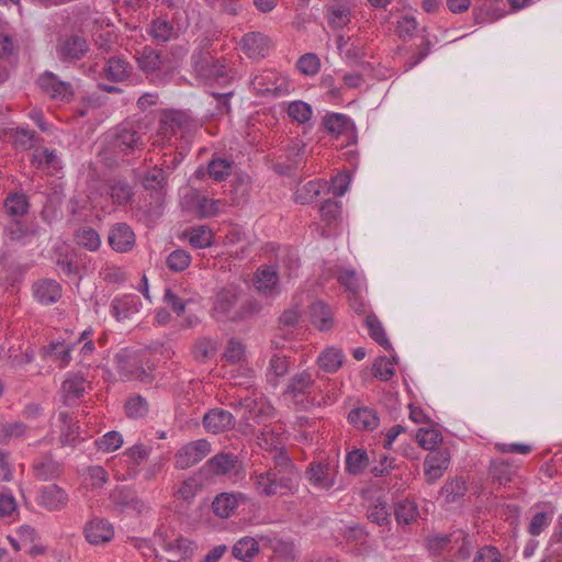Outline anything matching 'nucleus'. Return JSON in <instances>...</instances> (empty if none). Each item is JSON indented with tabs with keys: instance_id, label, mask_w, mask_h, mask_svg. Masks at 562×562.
<instances>
[{
	"instance_id": "f257e3e1",
	"label": "nucleus",
	"mask_w": 562,
	"mask_h": 562,
	"mask_svg": "<svg viewBox=\"0 0 562 562\" xmlns=\"http://www.w3.org/2000/svg\"><path fill=\"white\" fill-rule=\"evenodd\" d=\"M258 312L255 301L238 305V291L235 288L221 289L214 300L212 316L218 322H240Z\"/></svg>"
},
{
	"instance_id": "f03ea898",
	"label": "nucleus",
	"mask_w": 562,
	"mask_h": 562,
	"mask_svg": "<svg viewBox=\"0 0 562 562\" xmlns=\"http://www.w3.org/2000/svg\"><path fill=\"white\" fill-rule=\"evenodd\" d=\"M300 480V472H289L270 468L256 474L255 487L259 495L270 497L277 494L293 493Z\"/></svg>"
},
{
	"instance_id": "7ed1b4c3",
	"label": "nucleus",
	"mask_w": 562,
	"mask_h": 562,
	"mask_svg": "<svg viewBox=\"0 0 562 562\" xmlns=\"http://www.w3.org/2000/svg\"><path fill=\"white\" fill-rule=\"evenodd\" d=\"M316 391L322 393V385L316 384L312 373L304 370L302 372L295 373L290 379L284 394L293 397L294 400H299V397L302 396L303 406H308V404H326L327 398L329 400L330 397L323 396L321 400H317L316 396L313 395Z\"/></svg>"
},
{
	"instance_id": "20e7f679",
	"label": "nucleus",
	"mask_w": 562,
	"mask_h": 562,
	"mask_svg": "<svg viewBox=\"0 0 562 562\" xmlns=\"http://www.w3.org/2000/svg\"><path fill=\"white\" fill-rule=\"evenodd\" d=\"M194 69L198 75L206 81H213L220 85L228 82V68L225 60L215 59L210 54L193 56Z\"/></svg>"
},
{
	"instance_id": "39448f33",
	"label": "nucleus",
	"mask_w": 562,
	"mask_h": 562,
	"mask_svg": "<svg viewBox=\"0 0 562 562\" xmlns=\"http://www.w3.org/2000/svg\"><path fill=\"white\" fill-rule=\"evenodd\" d=\"M110 147L115 153L128 155L142 148L140 134L131 126L120 125L110 135Z\"/></svg>"
},
{
	"instance_id": "423d86ee",
	"label": "nucleus",
	"mask_w": 562,
	"mask_h": 562,
	"mask_svg": "<svg viewBox=\"0 0 562 562\" xmlns=\"http://www.w3.org/2000/svg\"><path fill=\"white\" fill-rule=\"evenodd\" d=\"M89 52V44L85 36L71 34L60 37L56 45L59 60L71 63L81 59Z\"/></svg>"
},
{
	"instance_id": "0eeeda50",
	"label": "nucleus",
	"mask_w": 562,
	"mask_h": 562,
	"mask_svg": "<svg viewBox=\"0 0 562 562\" xmlns=\"http://www.w3.org/2000/svg\"><path fill=\"white\" fill-rule=\"evenodd\" d=\"M210 452L211 443L206 439L190 441L177 451L176 467L181 470L189 469L203 460Z\"/></svg>"
},
{
	"instance_id": "6e6552de",
	"label": "nucleus",
	"mask_w": 562,
	"mask_h": 562,
	"mask_svg": "<svg viewBox=\"0 0 562 562\" xmlns=\"http://www.w3.org/2000/svg\"><path fill=\"white\" fill-rule=\"evenodd\" d=\"M37 85L43 92L57 101L69 102L74 98V89L70 82L60 80L54 72L45 71L37 79Z\"/></svg>"
},
{
	"instance_id": "1a4fd4ad",
	"label": "nucleus",
	"mask_w": 562,
	"mask_h": 562,
	"mask_svg": "<svg viewBox=\"0 0 562 562\" xmlns=\"http://www.w3.org/2000/svg\"><path fill=\"white\" fill-rule=\"evenodd\" d=\"M177 15L173 13L171 19L158 16L150 22L148 34L154 42L162 44L179 37L182 27Z\"/></svg>"
},
{
	"instance_id": "9d476101",
	"label": "nucleus",
	"mask_w": 562,
	"mask_h": 562,
	"mask_svg": "<svg viewBox=\"0 0 562 562\" xmlns=\"http://www.w3.org/2000/svg\"><path fill=\"white\" fill-rule=\"evenodd\" d=\"M203 469L215 476L237 474L243 469V462L233 453L220 452L209 459Z\"/></svg>"
},
{
	"instance_id": "9b49d317",
	"label": "nucleus",
	"mask_w": 562,
	"mask_h": 562,
	"mask_svg": "<svg viewBox=\"0 0 562 562\" xmlns=\"http://www.w3.org/2000/svg\"><path fill=\"white\" fill-rule=\"evenodd\" d=\"M108 243L115 252L126 254L135 247L136 236L126 223H115L109 229Z\"/></svg>"
},
{
	"instance_id": "f8f14e48",
	"label": "nucleus",
	"mask_w": 562,
	"mask_h": 562,
	"mask_svg": "<svg viewBox=\"0 0 562 562\" xmlns=\"http://www.w3.org/2000/svg\"><path fill=\"white\" fill-rule=\"evenodd\" d=\"M68 501V494L57 484L43 486L37 496V505L48 512L63 510Z\"/></svg>"
},
{
	"instance_id": "ddd939ff",
	"label": "nucleus",
	"mask_w": 562,
	"mask_h": 562,
	"mask_svg": "<svg viewBox=\"0 0 562 562\" xmlns=\"http://www.w3.org/2000/svg\"><path fill=\"white\" fill-rule=\"evenodd\" d=\"M236 419L234 415L223 408L210 409L203 416V426L207 432L221 434L234 428Z\"/></svg>"
},
{
	"instance_id": "4468645a",
	"label": "nucleus",
	"mask_w": 562,
	"mask_h": 562,
	"mask_svg": "<svg viewBox=\"0 0 562 562\" xmlns=\"http://www.w3.org/2000/svg\"><path fill=\"white\" fill-rule=\"evenodd\" d=\"M240 46L249 58L257 59L268 54L271 42L267 35L260 32H249L243 36Z\"/></svg>"
},
{
	"instance_id": "2eb2a0df",
	"label": "nucleus",
	"mask_w": 562,
	"mask_h": 562,
	"mask_svg": "<svg viewBox=\"0 0 562 562\" xmlns=\"http://www.w3.org/2000/svg\"><path fill=\"white\" fill-rule=\"evenodd\" d=\"M247 497L243 493H220L212 502V510L220 518H228L236 513L239 503H245Z\"/></svg>"
},
{
	"instance_id": "dca6fc26",
	"label": "nucleus",
	"mask_w": 562,
	"mask_h": 562,
	"mask_svg": "<svg viewBox=\"0 0 562 562\" xmlns=\"http://www.w3.org/2000/svg\"><path fill=\"white\" fill-rule=\"evenodd\" d=\"M83 531L87 541L94 546L109 542L114 536L112 525L100 518L88 521Z\"/></svg>"
},
{
	"instance_id": "f3484780",
	"label": "nucleus",
	"mask_w": 562,
	"mask_h": 562,
	"mask_svg": "<svg viewBox=\"0 0 562 562\" xmlns=\"http://www.w3.org/2000/svg\"><path fill=\"white\" fill-rule=\"evenodd\" d=\"M32 468L35 477L41 481L54 480L60 476L64 471L63 464L55 460L50 453L36 458Z\"/></svg>"
},
{
	"instance_id": "a211bd4d",
	"label": "nucleus",
	"mask_w": 562,
	"mask_h": 562,
	"mask_svg": "<svg viewBox=\"0 0 562 562\" xmlns=\"http://www.w3.org/2000/svg\"><path fill=\"white\" fill-rule=\"evenodd\" d=\"M33 295L43 305L56 303L61 297V285L52 279H42L33 284Z\"/></svg>"
},
{
	"instance_id": "6ab92c4d",
	"label": "nucleus",
	"mask_w": 562,
	"mask_h": 562,
	"mask_svg": "<svg viewBox=\"0 0 562 562\" xmlns=\"http://www.w3.org/2000/svg\"><path fill=\"white\" fill-rule=\"evenodd\" d=\"M349 423L358 430H374L379 426L376 412L369 407H358L348 414Z\"/></svg>"
},
{
	"instance_id": "aec40b11",
	"label": "nucleus",
	"mask_w": 562,
	"mask_h": 562,
	"mask_svg": "<svg viewBox=\"0 0 562 562\" xmlns=\"http://www.w3.org/2000/svg\"><path fill=\"white\" fill-rule=\"evenodd\" d=\"M86 392V378L82 373H70L63 382L61 393L64 402L70 405Z\"/></svg>"
},
{
	"instance_id": "412c9836",
	"label": "nucleus",
	"mask_w": 562,
	"mask_h": 562,
	"mask_svg": "<svg viewBox=\"0 0 562 562\" xmlns=\"http://www.w3.org/2000/svg\"><path fill=\"white\" fill-rule=\"evenodd\" d=\"M310 316L312 324L321 331H328L335 325L334 314L323 301H316L310 306Z\"/></svg>"
},
{
	"instance_id": "4be33fe9",
	"label": "nucleus",
	"mask_w": 562,
	"mask_h": 562,
	"mask_svg": "<svg viewBox=\"0 0 562 562\" xmlns=\"http://www.w3.org/2000/svg\"><path fill=\"white\" fill-rule=\"evenodd\" d=\"M106 79L121 82L127 79L132 72V66L121 57H111L103 69Z\"/></svg>"
},
{
	"instance_id": "5701e85b",
	"label": "nucleus",
	"mask_w": 562,
	"mask_h": 562,
	"mask_svg": "<svg viewBox=\"0 0 562 562\" xmlns=\"http://www.w3.org/2000/svg\"><path fill=\"white\" fill-rule=\"evenodd\" d=\"M138 297L124 295L112 301V314L117 321H123L138 312Z\"/></svg>"
},
{
	"instance_id": "b1692460",
	"label": "nucleus",
	"mask_w": 562,
	"mask_h": 562,
	"mask_svg": "<svg viewBox=\"0 0 562 562\" xmlns=\"http://www.w3.org/2000/svg\"><path fill=\"white\" fill-rule=\"evenodd\" d=\"M488 473L494 482H497L499 485H506L513 481L516 475V469L507 460L495 459L491 461Z\"/></svg>"
},
{
	"instance_id": "393cba45",
	"label": "nucleus",
	"mask_w": 562,
	"mask_h": 562,
	"mask_svg": "<svg viewBox=\"0 0 562 562\" xmlns=\"http://www.w3.org/2000/svg\"><path fill=\"white\" fill-rule=\"evenodd\" d=\"M137 65L146 74H153L160 69L162 57L159 52L150 46H145L137 55Z\"/></svg>"
},
{
	"instance_id": "a878e982",
	"label": "nucleus",
	"mask_w": 562,
	"mask_h": 562,
	"mask_svg": "<svg viewBox=\"0 0 562 562\" xmlns=\"http://www.w3.org/2000/svg\"><path fill=\"white\" fill-rule=\"evenodd\" d=\"M259 552V543L252 537L240 538L232 548L234 558L250 562Z\"/></svg>"
},
{
	"instance_id": "bb28decb",
	"label": "nucleus",
	"mask_w": 562,
	"mask_h": 562,
	"mask_svg": "<svg viewBox=\"0 0 562 562\" xmlns=\"http://www.w3.org/2000/svg\"><path fill=\"white\" fill-rule=\"evenodd\" d=\"M74 238L79 247H82L89 251H97L101 246L100 234L95 229L88 226L78 228L74 234Z\"/></svg>"
},
{
	"instance_id": "cd10ccee",
	"label": "nucleus",
	"mask_w": 562,
	"mask_h": 562,
	"mask_svg": "<svg viewBox=\"0 0 562 562\" xmlns=\"http://www.w3.org/2000/svg\"><path fill=\"white\" fill-rule=\"evenodd\" d=\"M364 324L369 330V336L385 350H391L392 345L389 341L384 327L375 314L370 313L366 316Z\"/></svg>"
},
{
	"instance_id": "c85d7f7f",
	"label": "nucleus",
	"mask_w": 562,
	"mask_h": 562,
	"mask_svg": "<svg viewBox=\"0 0 562 562\" xmlns=\"http://www.w3.org/2000/svg\"><path fill=\"white\" fill-rule=\"evenodd\" d=\"M342 361V351L334 347L325 349L317 358L318 367L327 373L336 372L341 367Z\"/></svg>"
},
{
	"instance_id": "c756f323",
	"label": "nucleus",
	"mask_w": 562,
	"mask_h": 562,
	"mask_svg": "<svg viewBox=\"0 0 562 562\" xmlns=\"http://www.w3.org/2000/svg\"><path fill=\"white\" fill-rule=\"evenodd\" d=\"M329 467L323 463L310 464L306 476L311 484L316 487L328 490L333 486L334 482L328 477Z\"/></svg>"
},
{
	"instance_id": "7c9ffc66",
	"label": "nucleus",
	"mask_w": 562,
	"mask_h": 562,
	"mask_svg": "<svg viewBox=\"0 0 562 562\" xmlns=\"http://www.w3.org/2000/svg\"><path fill=\"white\" fill-rule=\"evenodd\" d=\"M119 370L122 376L127 380H142L145 374V370L138 366L135 358H130L126 355H116Z\"/></svg>"
},
{
	"instance_id": "2f4dec72",
	"label": "nucleus",
	"mask_w": 562,
	"mask_h": 562,
	"mask_svg": "<svg viewBox=\"0 0 562 562\" xmlns=\"http://www.w3.org/2000/svg\"><path fill=\"white\" fill-rule=\"evenodd\" d=\"M279 281L278 273L269 267L258 269L255 285L263 294H272Z\"/></svg>"
},
{
	"instance_id": "473e14b6",
	"label": "nucleus",
	"mask_w": 562,
	"mask_h": 562,
	"mask_svg": "<svg viewBox=\"0 0 562 562\" xmlns=\"http://www.w3.org/2000/svg\"><path fill=\"white\" fill-rule=\"evenodd\" d=\"M289 371V360L285 356L273 355L269 361L267 372V381L276 387L279 383V378L284 376Z\"/></svg>"
},
{
	"instance_id": "72a5a7b5",
	"label": "nucleus",
	"mask_w": 562,
	"mask_h": 562,
	"mask_svg": "<svg viewBox=\"0 0 562 562\" xmlns=\"http://www.w3.org/2000/svg\"><path fill=\"white\" fill-rule=\"evenodd\" d=\"M29 198L22 192L10 193L4 200V207L12 216H23L29 211Z\"/></svg>"
},
{
	"instance_id": "f704fd0d",
	"label": "nucleus",
	"mask_w": 562,
	"mask_h": 562,
	"mask_svg": "<svg viewBox=\"0 0 562 562\" xmlns=\"http://www.w3.org/2000/svg\"><path fill=\"white\" fill-rule=\"evenodd\" d=\"M189 244L195 249L207 248L213 244V233L205 225H199L188 231Z\"/></svg>"
},
{
	"instance_id": "c9c22d12",
	"label": "nucleus",
	"mask_w": 562,
	"mask_h": 562,
	"mask_svg": "<svg viewBox=\"0 0 562 562\" xmlns=\"http://www.w3.org/2000/svg\"><path fill=\"white\" fill-rule=\"evenodd\" d=\"M110 195L113 203L126 205L132 201L134 192L133 188L126 181L113 180L110 184Z\"/></svg>"
},
{
	"instance_id": "e433bc0d",
	"label": "nucleus",
	"mask_w": 562,
	"mask_h": 562,
	"mask_svg": "<svg viewBox=\"0 0 562 562\" xmlns=\"http://www.w3.org/2000/svg\"><path fill=\"white\" fill-rule=\"evenodd\" d=\"M270 548L273 557L280 562H293L296 558L295 546L292 541L276 539L271 541Z\"/></svg>"
},
{
	"instance_id": "4c0bfd02",
	"label": "nucleus",
	"mask_w": 562,
	"mask_h": 562,
	"mask_svg": "<svg viewBox=\"0 0 562 562\" xmlns=\"http://www.w3.org/2000/svg\"><path fill=\"white\" fill-rule=\"evenodd\" d=\"M368 464L369 457L364 450H352L346 457V469L350 474H360Z\"/></svg>"
},
{
	"instance_id": "58836bf2",
	"label": "nucleus",
	"mask_w": 562,
	"mask_h": 562,
	"mask_svg": "<svg viewBox=\"0 0 562 562\" xmlns=\"http://www.w3.org/2000/svg\"><path fill=\"white\" fill-rule=\"evenodd\" d=\"M350 123V120L340 113H331L324 117L323 125L325 130L333 135L339 136L342 134Z\"/></svg>"
},
{
	"instance_id": "ea45409f",
	"label": "nucleus",
	"mask_w": 562,
	"mask_h": 562,
	"mask_svg": "<svg viewBox=\"0 0 562 562\" xmlns=\"http://www.w3.org/2000/svg\"><path fill=\"white\" fill-rule=\"evenodd\" d=\"M416 440L423 449L434 450L435 447L441 442L442 435L439 430L434 428H420L416 432Z\"/></svg>"
},
{
	"instance_id": "a19ab883",
	"label": "nucleus",
	"mask_w": 562,
	"mask_h": 562,
	"mask_svg": "<svg viewBox=\"0 0 562 562\" xmlns=\"http://www.w3.org/2000/svg\"><path fill=\"white\" fill-rule=\"evenodd\" d=\"M233 164L228 159L214 158L209 162V175L215 181H223L232 172Z\"/></svg>"
},
{
	"instance_id": "79ce46f5",
	"label": "nucleus",
	"mask_w": 562,
	"mask_h": 562,
	"mask_svg": "<svg viewBox=\"0 0 562 562\" xmlns=\"http://www.w3.org/2000/svg\"><path fill=\"white\" fill-rule=\"evenodd\" d=\"M43 357L55 356L60 360V366L66 367L70 361L71 347L64 342H52L41 350Z\"/></svg>"
},
{
	"instance_id": "37998d69",
	"label": "nucleus",
	"mask_w": 562,
	"mask_h": 562,
	"mask_svg": "<svg viewBox=\"0 0 562 562\" xmlns=\"http://www.w3.org/2000/svg\"><path fill=\"white\" fill-rule=\"evenodd\" d=\"M191 262V256L187 250L176 249L169 254L166 263L167 267L173 272H181L186 270Z\"/></svg>"
},
{
	"instance_id": "c03bdc74",
	"label": "nucleus",
	"mask_w": 562,
	"mask_h": 562,
	"mask_svg": "<svg viewBox=\"0 0 562 562\" xmlns=\"http://www.w3.org/2000/svg\"><path fill=\"white\" fill-rule=\"evenodd\" d=\"M395 518L398 524L408 525L417 517V507L413 502L403 501L396 504Z\"/></svg>"
},
{
	"instance_id": "a18cd8bd",
	"label": "nucleus",
	"mask_w": 562,
	"mask_h": 562,
	"mask_svg": "<svg viewBox=\"0 0 562 562\" xmlns=\"http://www.w3.org/2000/svg\"><path fill=\"white\" fill-rule=\"evenodd\" d=\"M465 492H467V484H465V481L461 477L446 483L441 488L442 495L446 497V501L449 503L458 501L460 497L464 496Z\"/></svg>"
},
{
	"instance_id": "49530a36",
	"label": "nucleus",
	"mask_w": 562,
	"mask_h": 562,
	"mask_svg": "<svg viewBox=\"0 0 562 562\" xmlns=\"http://www.w3.org/2000/svg\"><path fill=\"white\" fill-rule=\"evenodd\" d=\"M221 205V200L209 199L206 196H198L196 214L202 218L215 216L218 214Z\"/></svg>"
},
{
	"instance_id": "de8ad7c7",
	"label": "nucleus",
	"mask_w": 562,
	"mask_h": 562,
	"mask_svg": "<svg viewBox=\"0 0 562 562\" xmlns=\"http://www.w3.org/2000/svg\"><path fill=\"white\" fill-rule=\"evenodd\" d=\"M26 432V425L21 422L0 423V443L5 445L13 437H22Z\"/></svg>"
},
{
	"instance_id": "09e8293b",
	"label": "nucleus",
	"mask_w": 562,
	"mask_h": 562,
	"mask_svg": "<svg viewBox=\"0 0 562 562\" xmlns=\"http://www.w3.org/2000/svg\"><path fill=\"white\" fill-rule=\"evenodd\" d=\"M288 114L296 122L304 124L311 120L312 108L306 102L294 101L289 104Z\"/></svg>"
},
{
	"instance_id": "8fccbe9b",
	"label": "nucleus",
	"mask_w": 562,
	"mask_h": 562,
	"mask_svg": "<svg viewBox=\"0 0 562 562\" xmlns=\"http://www.w3.org/2000/svg\"><path fill=\"white\" fill-rule=\"evenodd\" d=\"M319 194V184L314 181H308L294 193V201L299 204L305 205Z\"/></svg>"
},
{
	"instance_id": "3c124183",
	"label": "nucleus",
	"mask_w": 562,
	"mask_h": 562,
	"mask_svg": "<svg viewBox=\"0 0 562 562\" xmlns=\"http://www.w3.org/2000/svg\"><path fill=\"white\" fill-rule=\"evenodd\" d=\"M123 438L117 431H109L95 441L98 450L112 452L121 448Z\"/></svg>"
},
{
	"instance_id": "603ef678",
	"label": "nucleus",
	"mask_w": 562,
	"mask_h": 562,
	"mask_svg": "<svg viewBox=\"0 0 562 562\" xmlns=\"http://www.w3.org/2000/svg\"><path fill=\"white\" fill-rule=\"evenodd\" d=\"M167 549L176 550L182 558L190 559L198 549V546L194 541L188 538L179 537L172 542H169L167 544Z\"/></svg>"
},
{
	"instance_id": "864d4df0",
	"label": "nucleus",
	"mask_w": 562,
	"mask_h": 562,
	"mask_svg": "<svg viewBox=\"0 0 562 562\" xmlns=\"http://www.w3.org/2000/svg\"><path fill=\"white\" fill-rule=\"evenodd\" d=\"M373 374L375 378L380 379L381 381H389L394 375V367L393 361L387 359L386 357H379L373 362Z\"/></svg>"
},
{
	"instance_id": "5fc2aeb1",
	"label": "nucleus",
	"mask_w": 562,
	"mask_h": 562,
	"mask_svg": "<svg viewBox=\"0 0 562 562\" xmlns=\"http://www.w3.org/2000/svg\"><path fill=\"white\" fill-rule=\"evenodd\" d=\"M249 190L250 187L248 182L244 181L243 179H237L232 184V204L236 206L244 205L249 199Z\"/></svg>"
},
{
	"instance_id": "6e6d98bb",
	"label": "nucleus",
	"mask_w": 562,
	"mask_h": 562,
	"mask_svg": "<svg viewBox=\"0 0 562 562\" xmlns=\"http://www.w3.org/2000/svg\"><path fill=\"white\" fill-rule=\"evenodd\" d=\"M125 411L128 417H143L148 412V404L144 397L133 396L125 403Z\"/></svg>"
},
{
	"instance_id": "4d7b16f0",
	"label": "nucleus",
	"mask_w": 562,
	"mask_h": 562,
	"mask_svg": "<svg viewBox=\"0 0 562 562\" xmlns=\"http://www.w3.org/2000/svg\"><path fill=\"white\" fill-rule=\"evenodd\" d=\"M296 67L302 74L313 76L319 70V58L315 54L307 53L299 58Z\"/></svg>"
},
{
	"instance_id": "13d9d810",
	"label": "nucleus",
	"mask_w": 562,
	"mask_h": 562,
	"mask_svg": "<svg viewBox=\"0 0 562 562\" xmlns=\"http://www.w3.org/2000/svg\"><path fill=\"white\" fill-rule=\"evenodd\" d=\"M245 357V347L244 345L232 338L228 340L226 349L224 351V358L229 363H238Z\"/></svg>"
},
{
	"instance_id": "bf43d9fd",
	"label": "nucleus",
	"mask_w": 562,
	"mask_h": 562,
	"mask_svg": "<svg viewBox=\"0 0 562 562\" xmlns=\"http://www.w3.org/2000/svg\"><path fill=\"white\" fill-rule=\"evenodd\" d=\"M390 512L385 503H379L368 510V518L378 526H385L390 522Z\"/></svg>"
},
{
	"instance_id": "052dcab7",
	"label": "nucleus",
	"mask_w": 562,
	"mask_h": 562,
	"mask_svg": "<svg viewBox=\"0 0 562 562\" xmlns=\"http://www.w3.org/2000/svg\"><path fill=\"white\" fill-rule=\"evenodd\" d=\"M213 10L222 13L236 15L239 11L238 0H203Z\"/></svg>"
},
{
	"instance_id": "680f3d73",
	"label": "nucleus",
	"mask_w": 562,
	"mask_h": 562,
	"mask_svg": "<svg viewBox=\"0 0 562 562\" xmlns=\"http://www.w3.org/2000/svg\"><path fill=\"white\" fill-rule=\"evenodd\" d=\"M166 183L165 171L160 168H153L144 177V186L146 189H160Z\"/></svg>"
},
{
	"instance_id": "e2e57ef3",
	"label": "nucleus",
	"mask_w": 562,
	"mask_h": 562,
	"mask_svg": "<svg viewBox=\"0 0 562 562\" xmlns=\"http://www.w3.org/2000/svg\"><path fill=\"white\" fill-rule=\"evenodd\" d=\"M36 142V135L33 131L19 127L15 130L14 134V143L16 146L23 148V149H31L34 147Z\"/></svg>"
},
{
	"instance_id": "0e129e2a",
	"label": "nucleus",
	"mask_w": 562,
	"mask_h": 562,
	"mask_svg": "<svg viewBox=\"0 0 562 562\" xmlns=\"http://www.w3.org/2000/svg\"><path fill=\"white\" fill-rule=\"evenodd\" d=\"M215 353V346L211 339L199 340L193 348V356L199 361H205Z\"/></svg>"
},
{
	"instance_id": "69168bd1",
	"label": "nucleus",
	"mask_w": 562,
	"mask_h": 562,
	"mask_svg": "<svg viewBox=\"0 0 562 562\" xmlns=\"http://www.w3.org/2000/svg\"><path fill=\"white\" fill-rule=\"evenodd\" d=\"M349 21L350 11L344 7L334 8L328 15V23L335 29L344 27Z\"/></svg>"
},
{
	"instance_id": "338daca9",
	"label": "nucleus",
	"mask_w": 562,
	"mask_h": 562,
	"mask_svg": "<svg viewBox=\"0 0 562 562\" xmlns=\"http://www.w3.org/2000/svg\"><path fill=\"white\" fill-rule=\"evenodd\" d=\"M319 213L322 220L329 224L340 214V205L337 201L328 199L322 203Z\"/></svg>"
},
{
	"instance_id": "774afa93",
	"label": "nucleus",
	"mask_w": 562,
	"mask_h": 562,
	"mask_svg": "<svg viewBox=\"0 0 562 562\" xmlns=\"http://www.w3.org/2000/svg\"><path fill=\"white\" fill-rule=\"evenodd\" d=\"M474 562H502V555L495 547L486 546L477 551Z\"/></svg>"
}]
</instances>
